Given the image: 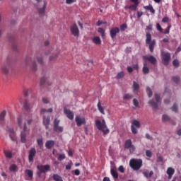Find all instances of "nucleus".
<instances>
[{"label": "nucleus", "instance_id": "f257e3e1", "mask_svg": "<svg viewBox=\"0 0 181 181\" xmlns=\"http://www.w3.org/2000/svg\"><path fill=\"white\" fill-rule=\"evenodd\" d=\"M17 124L20 129H23L21 134V139L22 144H25L26 142L27 136L30 134V129L27 127L26 122H23V119L21 116L17 117Z\"/></svg>", "mask_w": 181, "mask_h": 181}, {"label": "nucleus", "instance_id": "f03ea898", "mask_svg": "<svg viewBox=\"0 0 181 181\" xmlns=\"http://www.w3.org/2000/svg\"><path fill=\"white\" fill-rule=\"evenodd\" d=\"M95 126L99 131L103 132L104 135H107L108 134H110V129H107V124L105 123V119H103L102 122L100 120L96 119Z\"/></svg>", "mask_w": 181, "mask_h": 181}, {"label": "nucleus", "instance_id": "7ed1b4c3", "mask_svg": "<svg viewBox=\"0 0 181 181\" xmlns=\"http://www.w3.org/2000/svg\"><path fill=\"white\" fill-rule=\"evenodd\" d=\"M156 45V40H152V35L150 33H146V45H148L150 52L153 53Z\"/></svg>", "mask_w": 181, "mask_h": 181}, {"label": "nucleus", "instance_id": "20e7f679", "mask_svg": "<svg viewBox=\"0 0 181 181\" xmlns=\"http://www.w3.org/2000/svg\"><path fill=\"white\" fill-rule=\"evenodd\" d=\"M143 165V160L141 159H132L129 161V166L134 170H139Z\"/></svg>", "mask_w": 181, "mask_h": 181}, {"label": "nucleus", "instance_id": "39448f33", "mask_svg": "<svg viewBox=\"0 0 181 181\" xmlns=\"http://www.w3.org/2000/svg\"><path fill=\"white\" fill-rule=\"evenodd\" d=\"M37 169L38 170V171L37 172V175L39 177H41L42 174H45L47 172L51 170L50 165H39L37 166Z\"/></svg>", "mask_w": 181, "mask_h": 181}, {"label": "nucleus", "instance_id": "423d86ee", "mask_svg": "<svg viewBox=\"0 0 181 181\" xmlns=\"http://www.w3.org/2000/svg\"><path fill=\"white\" fill-rule=\"evenodd\" d=\"M141 128V124L140 122L137 119H134L132 122V126H131V131L133 134H137L138 131L136 129H140Z\"/></svg>", "mask_w": 181, "mask_h": 181}, {"label": "nucleus", "instance_id": "0eeeda50", "mask_svg": "<svg viewBox=\"0 0 181 181\" xmlns=\"http://www.w3.org/2000/svg\"><path fill=\"white\" fill-rule=\"evenodd\" d=\"M124 148L129 149L130 153H133L136 150V147L132 144V141L131 139H127L124 141Z\"/></svg>", "mask_w": 181, "mask_h": 181}, {"label": "nucleus", "instance_id": "6e6552de", "mask_svg": "<svg viewBox=\"0 0 181 181\" xmlns=\"http://www.w3.org/2000/svg\"><path fill=\"white\" fill-rule=\"evenodd\" d=\"M25 64L27 65H30L33 71H35L37 70V64L35 61H33L30 57H28L25 59Z\"/></svg>", "mask_w": 181, "mask_h": 181}, {"label": "nucleus", "instance_id": "1a4fd4ad", "mask_svg": "<svg viewBox=\"0 0 181 181\" xmlns=\"http://www.w3.org/2000/svg\"><path fill=\"white\" fill-rule=\"evenodd\" d=\"M170 59H171L170 53L169 52L162 53V62L164 65L165 66L168 65Z\"/></svg>", "mask_w": 181, "mask_h": 181}, {"label": "nucleus", "instance_id": "9d476101", "mask_svg": "<svg viewBox=\"0 0 181 181\" xmlns=\"http://www.w3.org/2000/svg\"><path fill=\"white\" fill-rule=\"evenodd\" d=\"M37 150L35 148H31L28 151V161L30 163L34 162V158L36 156Z\"/></svg>", "mask_w": 181, "mask_h": 181}, {"label": "nucleus", "instance_id": "9b49d317", "mask_svg": "<svg viewBox=\"0 0 181 181\" xmlns=\"http://www.w3.org/2000/svg\"><path fill=\"white\" fill-rule=\"evenodd\" d=\"M6 132L8 133L9 138L13 142H16V141H18V138L16 137V134L13 128H8Z\"/></svg>", "mask_w": 181, "mask_h": 181}, {"label": "nucleus", "instance_id": "f8f14e48", "mask_svg": "<svg viewBox=\"0 0 181 181\" xmlns=\"http://www.w3.org/2000/svg\"><path fill=\"white\" fill-rule=\"evenodd\" d=\"M120 33V29L118 27H113L110 30V37L114 40L116 38L117 34Z\"/></svg>", "mask_w": 181, "mask_h": 181}, {"label": "nucleus", "instance_id": "ddd939ff", "mask_svg": "<svg viewBox=\"0 0 181 181\" xmlns=\"http://www.w3.org/2000/svg\"><path fill=\"white\" fill-rule=\"evenodd\" d=\"M143 60H144L146 62H150L153 65H156L157 63V59L153 55L150 56H143L142 57Z\"/></svg>", "mask_w": 181, "mask_h": 181}, {"label": "nucleus", "instance_id": "4468645a", "mask_svg": "<svg viewBox=\"0 0 181 181\" xmlns=\"http://www.w3.org/2000/svg\"><path fill=\"white\" fill-rule=\"evenodd\" d=\"M155 98L156 100V102H154L153 100H150V102H148V104H150V105H151V107H153V108L156 110V109H158V103L160 101V98L158 94H156Z\"/></svg>", "mask_w": 181, "mask_h": 181}, {"label": "nucleus", "instance_id": "2eb2a0df", "mask_svg": "<svg viewBox=\"0 0 181 181\" xmlns=\"http://www.w3.org/2000/svg\"><path fill=\"white\" fill-rule=\"evenodd\" d=\"M1 70L5 75H7L11 70L10 62H7L5 64H4L1 68Z\"/></svg>", "mask_w": 181, "mask_h": 181}, {"label": "nucleus", "instance_id": "dca6fc26", "mask_svg": "<svg viewBox=\"0 0 181 181\" xmlns=\"http://www.w3.org/2000/svg\"><path fill=\"white\" fill-rule=\"evenodd\" d=\"M76 122L78 127H81L83 124H86V119L85 117H81L80 115H77L76 117Z\"/></svg>", "mask_w": 181, "mask_h": 181}, {"label": "nucleus", "instance_id": "f3484780", "mask_svg": "<svg viewBox=\"0 0 181 181\" xmlns=\"http://www.w3.org/2000/svg\"><path fill=\"white\" fill-rule=\"evenodd\" d=\"M71 32L72 33V35L74 37H78L79 36V29L78 28V25L74 23L71 26Z\"/></svg>", "mask_w": 181, "mask_h": 181}, {"label": "nucleus", "instance_id": "a211bd4d", "mask_svg": "<svg viewBox=\"0 0 181 181\" xmlns=\"http://www.w3.org/2000/svg\"><path fill=\"white\" fill-rule=\"evenodd\" d=\"M64 113L66 115V117L69 119L70 120H73L74 118V114L72 111H71L69 109L64 108Z\"/></svg>", "mask_w": 181, "mask_h": 181}, {"label": "nucleus", "instance_id": "6ab92c4d", "mask_svg": "<svg viewBox=\"0 0 181 181\" xmlns=\"http://www.w3.org/2000/svg\"><path fill=\"white\" fill-rule=\"evenodd\" d=\"M42 123L43 125L45 127V129H49V126L50 124V116H44Z\"/></svg>", "mask_w": 181, "mask_h": 181}, {"label": "nucleus", "instance_id": "aec40b11", "mask_svg": "<svg viewBox=\"0 0 181 181\" xmlns=\"http://www.w3.org/2000/svg\"><path fill=\"white\" fill-rule=\"evenodd\" d=\"M55 145V141L54 140H47L45 142V148L47 149H51L52 148H53V146H54Z\"/></svg>", "mask_w": 181, "mask_h": 181}, {"label": "nucleus", "instance_id": "412c9836", "mask_svg": "<svg viewBox=\"0 0 181 181\" xmlns=\"http://www.w3.org/2000/svg\"><path fill=\"white\" fill-rule=\"evenodd\" d=\"M8 40L9 41L12 42V48L13 50L14 51H18V46L16 45V42H15V39L13 35H11L10 37L8 36Z\"/></svg>", "mask_w": 181, "mask_h": 181}, {"label": "nucleus", "instance_id": "4be33fe9", "mask_svg": "<svg viewBox=\"0 0 181 181\" xmlns=\"http://www.w3.org/2000/svg\"><path fill=\"white\" fill-rule=\"evenodd\" d=\"M175 173V169L173 168H168L167 170V174L168 175V179L170 180Z\"/></svg>", "mask_w": 181, "mask_h": 181}, {"label": "nucleus", "instance_id": "5701e85b", "mask_svg": "<svg viewBox=\"0 0 181 181\" xmlns=\"http://www.w3.org/2000/svg\"><path fill=\"white\" fill-rule=\"evenodd\" d=\"M6 115V110H3L1 113H0V124L2 125L4 119H5V117Z\"/></svg>", "mask_w": 181, "mask_h": 181}, {"label": "nucleus", "instance_id": "b1692460", "mask_svg": "<svg viewBox=\"0 0 181 181\" xmlns=\"http://www.w3.org/2000/svg\"><path fill=\"white\" fill-rule=\"evenodd\" d=\"M132 88L134 93H137L140 89L139 84L137 83L136 81H133Z\"/></svg>", "mask_w": 181, "mask_h": 181}, {"label": "nucleus", "instance_id": "393cba45", "mask_svg": "<svg viewBox=\"0 0 181 181\" xmlns=\"http://www.w3.org/2000/svg\"><path fill=\"white\" fill-rule=\"evenodd\" d=\"M147 66H148L147 62H144V66H143V68H142V72H143V74H147L149 73V69H148V67Z\"/></svg>", "mask_w": 181, "mask_h": 181}, {"label": "nucleus", "instance_id": "a878e982", "mask_svg": "<svg viewBox=\"0 0 181 181\" xmlns=\"http://www.w3.org/2000/svg\"><path fill=\"white\" fill-rule=\"evenodd\" d=\"M23 108L26 112H30L31 111V107L28 103V100H25Z\"/></svg>", "mask_w": 181, "mask_h": 181}, {"label": "nucleus", "instance_id": "bb28decb", "mask_svg": "<svg viewBox=\"0 0 181 181\" xmlns=\"http://www.w3.org/2000/svg\"><path fill=\"white\" fill-rule=\"evenodd\" d=\"M110 173L112 176V177L115 179V180H118L119 178V174L117 173V171L115 169H111L110 170Z\"/></svg>", "mask_w": 181, "mask_h": 181}, {"label": "nucleus", "instance_id": "cd10ccee", "mask_svg": "<svg viewBox=\"0 0 181 181\" xmlns=\"http://www.w3.org/2000/svg\"><path fill=\"white\" fill-rule=\"evenodd\" d=\"M93 42L96 45H101V40L98 36H95L93 38Z\"/></svg>", "mask_w": 181, "mask_h": 181}, {"label": "nucleus", "instance_id": "c85d7f7f", "mask_svg": "<svg viewBox=\"0 0 181 181\" xmlns=\"http://www.w3.org/2000/svg\"><path fill=\"white\" fill-rule=\"evenodd\" d=\"M25 122L28 126L31 125L33 122L32 115L30 116L27 115L25 117Z\"/></svg>", "mask_w": 181, "mask_h": 181}, {"label": "nucleus", "instance_id": "c756f323", "mask_svg": "<svg viewBox=\"0 0 181 181\" xmlns=\"http://www.w3.org/2000/svg\"><path fill=\"white\" fill-rule=\"evenodd\" d=\"M98 33L100 34L102 39H104L105 37V30L102 28H98Z\"/></svg>", "mask_w": 181, "mask_h": 181}, {"label": "nucleus", "instance_id": "7c9ffc66", "mask_svg": "<svg viewBox=\"0 0 181 181\" xmlns=\"http://www.w3.org/2000/svg\"><path fill=\"white\" fill-rule=\"evenodd\" d=\"M37 146L42 149L44 148L43 139L42 138L37 139Z\"/></svg>", "mask_w": 181, "mask_h": 181}, {"label": "nucleus", "instance_id": "2f4dec72", "mask_svg": "<svg viewBox=\"0 0 181 181\" xmlns=\"http://www.w3.org/2000/svg\"><path fill=\"white\" fill-rule=\"evenodd\" d=\"M4 153L7 158L10 159L13 156L11 151L9 150H4Z\"/></svg>", "mask_w": 181, "mask_h": 181}, {"label": "nucleus", "instance_id": "473e14b6", "mask_svg": "<svg viewBox=\"0 0 181 181\" xmlns=\"http://www.w3.org/2000/svg\"><path fill=\"white\" fill-rule=\"evenodd\" d=\"M153 171H150V173H148V171L143 172V175L146 177V178H150L153 176Z\"/></svg>", "mask_w": 181, "mask_h": 181}, {"label": "nucleus", "instance_id": "72a5a7b5", "mask_svg": "<svg viewBox=\"0 0 181 181\" xmlns=\"http://www.w3.org/2000/svg\"><path fill=\"white\" fill-rule=\"evenodd\" d=\"M52 179L54 181H63L62 177L57 174L52 175Z\"/></svg>", "mask_w": 181, "mask_h": 181}, {"label": "nucleus", "instance_id": "f704fd0d", "mask_svg": "<svg viewBox=\"0 0 181 181\" xmlns=\"http://www.w3.org/2000/svg\"><path fill=\"white\" fill-rule=\"evenodd\" d=\"M98 109L101 114H103V115L105 114V112H104V107L101 105V103L100 101L98 103Z\"/></svg>", "mask_w": 181, "mask_h": 181}, {"label": "nucleus", "instance_id": "c9c22d12", "mask_svg": "<svg viewBox=\"0 0 181 181\" xmlns=\"http://www.w3.org/2000/svg\"><path fill=\"white\" fill-rule=\"evenodd\" d=\"M144 8L146 10H148L150 12H151V13H155V12H156V11L153 9V8L151 5L144 6Z\"/></svg>", "mask_w": 181, "mask_h": 181}, {"label": "nucleus", "instance_id": "e433bc0d", "mask_svg": "<svg viewBox=\"0 0 181 181\" xmlns=\"http://www.w3.org/2000/svg\"><path fill=\"white\" fill-rule=\"evenodd\" d=\"M9 170L11 172H16V171H18V166L16 165L15 164H13L11 165L10 167H9Z\"/></svg>", "mask_w": 181, "mask_h": 181}, {"label": "nucleus", "instance_id": "4c0bfd02", "mask_svg": "<svg viewBox=\"0 0 181 181\" xmlns=\"http://www.w3.org/2000/svg\"><path fill=\"white\" fill-rule=\"evenodd\" d=\"M25 173H26L27 175H28L30 178H31V179L33 178V170H25Z\"/></svg>", "mask_w": 181, "mask_h": 181}, {"label": "nucleus", "instance_id": "58836bf2", "mask_svg": "<svg viewBox=\"0 0 181 181\" xmlns=\"http://www.w3.org/2000/svg\"><path fill=\"white\" fill-rule=\"evenodd\" d=\"M60 121L57 119L54 120V130H57V127H59Z\"/></svg>", "mask_w": 181, "mask_h": 181}, {"label": "nucleus", "instance_id": "ea45409f", "mask_svg": "<svg viewBox=\"0 0 181 181\" xmlns=\"http://www.w3.org/2000/svg\"><path fill=\"white\" fill-rule=\"evenodd\" d=\"M128 28V25L127 23H123L120 25V30L122 32H124Z\"/></svg>", "mask_w": 181, "mask_h": 181}, {"label": "nucleus", "instance_id": "a19ab883", "mask_svg": "<svg viewBox=\"0 0 181 181\" xmlns=\"http://www.w3.org/2000/svg\"><path fill=\"white\" fill-rule=\"evenodd\" d=\"M138 6L139 4H134L133 5H130L129 6V9L131 11H136Z\"/></svg>", "mask_w": 181, "mask_h": 181}, {"label": "nucleus", "instance_id": "79ce46f5", "mask_svg": "<svg viewBox=\"0 0 181 181\" xmlns=\"http://www.w3.org/2000/svg\"><path fill=\"white\" fill-rule=\"evenodd\" d=\"M53 112V109L52 108H49V109H45V108H42L40 112L43 113V112H49V113H52Z\"/></svg>", "mask_w": 181, "mask_h": 181}, {"label": "nucleus", "instance_id": "37998d69", "mask_svg": "<svg viewBox=\"0 0 181 181\" xmlns=\"http://www.w3.org/2000/svg\"><path fill=\"white\" fill-rule=\"evenodd\" d=\"M46 10V4H44L43 7L42 8H40L38 11V13L40 15H42L45 13Z\"/></svg>", "mask_w": 181, "mask_h": 181}, {"label": "nucleus", "instance_id": "c03bdc74", "mask_svg": "<svg viewBox=\"0 0 181 181\" xmlns=\"http://www.w3.org/2000/svg\"><path fill=\"white\" fill-rule=\"evenodd\" d=\"M162 119H163V122H166L170 121V117H169L168 115H163Z\"/></svg>", "mask_w": 181, "mask_h": 181}, {"label": "nucleus", "instance_id": "a18cd8bd", "mask_svg": "<svg viewBox=\"0 0 181 181\" xmlns=\"http://www.w3.org/2000/svg\"><path fill=\"white\" fill-rule=\"evenodd\" d=\"M124 76V73L123 71H121L117 74L116 78L117 79H121Z\"/></svg>", "mask_w": 181, "mask_h": 181}, {"label": "nucleus", "instance_id": "49530a36", "mask_svg": "<svg viewBox=\"0 0 181 181\" xmlns=\"http://www.w3.org/2000/svg\"><path fill=\"white\" fill-rule=\"evenodd\" d=\"M133 98V95H130V94H125L124 96H123V99L124 100H130V99H132Z\"/></svg>", "mask_w": 181, "mask_h": 181}, {"label": "nucleus", "instance_id": "de8ad7c7", "mask_svg": "<svg viewBox=\"0 0 181 181\" xmlns=\"http://www.w3.org/2000/svg\"><path fill=\"white\" fill-rule=\"evenodd\" d=\"M65 158H66L65 154H59L58 158H57V160L59 161H62V160H64Z\"/></svg>", "mask_w": 181, "mask_h": 181}, {"label": "nucleus", "instance_id": "09e8293b", "mask_svg": "<svg viewBox=\"0 0 181 181\" xmlns=\"http://www.w3.org/2000/svg\"><path fill=\"white\" fill-rule=\"evenodd\" d=\"M54 132H59V133H62L63 132V127H57L56 129H54Z\"/></svg>", "mask_w": 181, "mask_h": 181}, {"label": "nucleus", "instance_id": "8fccbe9b", "mask_svg": "<svg viewBox=\"0 0 181 181\" xmlns=\"http://www.w3.org/2000/svg\"><path fill=\"white\" fill-rule=\"evenodd\" d=\"M147 94L148 95V98H151L153 95V92L149 87H147Z\"/></svg>", "mask_w": 181, "mask_h": 181}, {"label": "nucleus", "instance_id": "3c124183", "mask_svg": "<svg viewBox=\"0 0 181 181\" xmlns=\"http://www.w3.org/2000/svg\"><path fill=\"white\" fill-rule=\"evenodd\" d=\"M146 156L148 158H151L153 156V153L150 150H147L146 151Z\"/></svg>", "mask_w": 181, "mask_h": 181}, {"label": "nucleus", "instance_id": "603ef678", "mask_svg": "<svg viewBox=\"0 0 181 181\" xmlns=\"http://www.w3.org/2000/svg\"><path fill=\"white\" fill-rule=\"evenodd\" d=\"M171 110H172V111L174 112H177V107L176 103H175V104L173 105V106L171 107Z\"/></svg>", "mask_w": 181, "mask_h": 181}, {"label": "nucleus", "instance_id": "864d4df0", "mask_svg": "<svg viewBox=\"0 0 181 181\" xmlns=\"http://www.w3.org/2000/svg\"><path fill=\"white\" fill-rule=\"evenodd\" d=\"M118 171H119L121 173H124L125 169H124V166L120 165V166L118 168Z\"/></svg>", "mask_w": 181, "mask_h": 181}, {"label": "nucleus", "instance_id": "5fc2aeb1", "mask_svg": "<svg viewBox=\"0 0 181 181\" xmlns=\"http://www.w3.org/2000/svg\"><path fill=\"white\" fill-rule=\"evenodd\" d=\"M173 64L174 66L175 67H178L179 66V62L177 59H174L173 62Z\"/></svg>", "mask_w": 181, "mask_h": 181}, {"label": "nucleus", "instance_id": "6e6d98bb", "mask_svg": "<svg viewBox=\"0 0 181 181\" xmlns=\"http://www.w3.org/2000/svg\"><path fill=\"white\" fill-rule=\"evenodd\" d=\"M36 59L37 60V62L40 64H42L43 63V58L42 57H38L36 58Z\"/></svg>", "mask_w": 181, "mask_h": 181}, {"label": "nucleus", "instance_id": "4d7b16f0", "mask_svg": "<svg viewBox=\"0 0 181 181\" xmlns=\"http://www.w3.org/2000/svg\"><path fill=\"white\" fill-rule=\"evenodd\" d=\"M47 78L45 77H42L40 79V85H44L46 83Z\"/></svg>", "mask_w": 181, "mask_h": 181}, {"label": "nucleus", "instance_id": "13d9d810", "mask_svg": "<svg viewBox=\"0 0 181 181\" xmlns=\"http://www.w3.org/2000/svg\"><path fill=\"white\" fill-rule=\"evenodd\" d=\"M133 105L135 107H139V100L137 99H133Z\"/></svg>", "mask_w": 181, "mask_h": 181}, {"label": "nucleus", "instance_id": "bf43d9fd", "mask_svg": "<svg viewBox=\"0 0 181 181\" xmlns=\"http://www.w3.org/2000/svg\"><path fill=\"white\" fill-rule=\"evenodd\" d=\"M103 24H107V23L99 20L96 23L97 26H100Z\"/></svg>", "mask_w": 181, "mask_h": 181}, {"label": "nucleus", "instance_id": "052dcab7", "mask_svg": "<svg viewBox=\"0 0 181 181\" xmlns=\"http://www.w3.org/2000/svg\"><path fill=\"white\" fill-rule=\"evenodd\" d=\"M42 103L44 104H48V103H49V99H47V98H42Z\"/></svg>", "mask_w": 181, "mask_h": 181}, {"label": "nucleus", "instance_id": "680f3d73", "mask_svg": "<svg viewBox=\"0 0 181 181\" xmlns=\"http://www.w3.org/2000/svg\"><path fill=\"white\" fill-rule=\"evenodd\" d=\"M173 80L174 82L177 83L180 81V78L178 76H174L173 78Z\"/></svg>", "mask_w": 181, "mask_h": 181}, {"label": "nucleus", "instance_id": "e2e57ef3", "mask_svg": "<svg viewBox=\"0 0 181 181\" xmlns=\"http://www.w3.org/2000/svg\"><path fill=\"white\" fill-rule=\"evenodd\" d=\"M156 27H157V30L158 31H160V32L163 31V28H162V27L160 26V25L158 23H157Z\"/></svg>", "mask_w": 181, "mask_h": 181}, {"label": "nucleus", "instance_id": "0e129e2a", "mask_svg": "<svg viewBox=\"0 0 181 181\" xmlns=\"http://www.w3.org/2000/svg\"><path fill=\"white\" fill-rule=\"evenodd\" d=\"M76 1V0H66V4H71L73 3H75Z\"/></svg>", "mask_w": 181, "mask_h": 181}, {"label": "nucleus", "instance_id": "69168bd1", "mask_svg": "<svg viewBox=\"0 0 181 181\" xmlns=\"http://www.w3.org/2000/svg\"><path fill=\"white\" fill-rule=\"evenodd\" d=\"M162 22L163 23H168L169 22V18L168 17H164L163 19H162Z\"/></svg>", "mask_w": 181, "mask_h": 181}, {"label": "nucleus", "instance_id": "338daca9", "mask_svg": "<svg viewBox=\"0 0 181 181\" xmlns=\"http://www.w3.org/2000/svg\"><path fill=\"white\" fill-rule=\"evenodd\" d=\"M133 71H134V69H133V68H132V66H128V67H127V71H128V73L131 74V73L133 72Z\"/></svg>", "mask_w": 181, "mask_h": 181}, {"label": "nucleus", "instance_id": "774afa93", "mask_svg": "<svg viewBox=\"0 0 181 181\" xmlns=\"http://www.w3.org/2000/svg\"><path fill=\"white\" fill-rule=\"evenodd\" d=\"M74 174L77 176H78L80 175V170L76 169L75 171H74Z\"/></svg>", "mask_w": 181, "mask_h": 181}]
</instances>
